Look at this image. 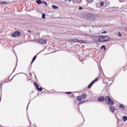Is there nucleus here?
<instances>
[{"mask_svg":"<svg viewBox=\"0 0 127 127\" xmlns=\"http://www.w3.org/2000/svg\"><path fill=\"white\" fill-rule=\"evenodd\" d=\"M82 8H82V7H79L78 9L81 10V9H82Z\"/></svg>","mask_w":127,"mask_h":127,"instance_id":"obj_29","label":"nucleus"},{"mask_svg":"<svg viewBox=\"0 0 127 127\" xmlns=\"http://www.w3.org/2000/svg\"><path fill=\"white\" fill-rule=\"evenodd\" d=\"M93 81L88 85V89H90V88H91V87H92V86H93Z\"/></svg>","mask_w":127,"mask_h":127,"instance_id":"obj_17","label":"nucleus"},{"mask_svg":"<svg viewBox=\"0 0 127 127\" xmlns=\"http://www.w3.org/2000/svg\"><path fill=\"white\" fill-rule=\"evenodd\" d=\"M104 4H105V3H104V2H101L100 4V6H101V7H103Z\"/></svg>","mask_w":127,"mask_h":127,"instance_id":"obj_24","label":"nucleus"},{"mask_svg":"<svg viewBox=\"0 0 127 127\" xmlns=\"http://www.w3.org/2000/svg\"><path fill=\"white\" fill-rule=\"evenodd\" d=\"M34 84L36 87V90H37L39 88V85H38L36 82H34Z\"/></svg>","mask_w":127,"mask_h":127,"instance_id":"obj_9","label":"nucleus"},{"mask_svg":"<svg viewBox=\"0 0 127 127\" xmlns=\"http://www.w3.org/2000/svg\"><path fill=\"white\" fill-rule=\"evenodd\" d=\"M69 0V1H71V0Z\"/></svg>","mask_w":127,"mask_h":127,"instance_id":"obj_35","label":"nucleus"},{"mask_svg":"<svg viewBox=\"0 0 127 127\" xmlns=\"http://www.w3.org/2000/svg\"><path fill=\"white\" fill-rule=\"evenodd\" d=\"M112 8H116V7H113Z\"/></svg>","mask_w":127,"mask_h":127,"instance_id":"obj_34","label":"nucleus"},{"mask_svg":"<svg viewBox=\"0 0 127 127\" xmlns=\"http://www.w3.org/2000/svg\"><path fill=\"white\" fill-rule=\"evenodd\" d=\"M52 8H53V9H58V8H59V7L56 5H53Z\"/></svg>","mask_w":127,"mask_h":127,"instance_id":"obj_10","label":"nucleus"},{"mask_svg":"<svg viewBox=\"0 0 127 127\" xmlns=\"http://www.w3.org/2000/svg\"><path fill=\"white\" fill-rule=\"evenodd\" d=\"M36 2L38 3V4H41V3H42L41 0H36Z\"/></svg>","mask_w":127,"mask_h":127,"instance_id":"obj_13","label":"nucleus"},{"mask_svg":"<svg viewBox=\"0 0 127 127\" xmlns=\"http://www.w3.org/2000/svg\"><path fill=\"white\" fill-rule=\"evenodd\" d=\"M106 101V103L108 104L110 106L111 105H114V101L112 100L111 97L107 96L106 98L104 96H100V97L98 98V100L99 102H104V101Z\"/></svg>","mask_w":127,"mask_h":127,"instance_id":"obj_1","label":"nucleus"},{"mask_svg":"<svg viewBox=\"0 0 127 127\" xmlns=\"http://www.w3.org/2000/svg\"><path fill=\"white\" fill-rule=\"evenodd\" d=\"M76 100H77V101H81V97L79 96H77L76 98Z\"/></svg>","mask_w":127,"mask_h":127,"instance_id":"obj_23","label":"nucleus"},{"mask_svg":"<svg viewBox=\"0 0 127 127\" xmlns=\"http://www.w3.org/2000/svg\"><path fill=\"white\" fill-rule=\"evenodd\" d=\"M6 3H7L6 1L0 2V4H6Z\"/></svg>","mask_w":127,"mask_h":127,"instance_id":"obj_18","label":"nucleus"},{"mask_svg":"<svg viewBox=\"0 0 127 127\" xmlns=\"http://www.w3.org/2000/svg\"><path fill=\"white\" fill-rule=\"evenodd\" d=\"M85 18L88 19L90 18V16H91V14H87L85 15Z\"/></svg>","mask_w":127,"mask_h":127,"instance_id":"obj_14","label":"nucleus"},{"mask_svg":"<svg viewBox=\"0 0 127 127\" xmlns=\"http://www.w3.org/2000/svg\"><path fill=\"white\" fill-rule=\"evenodd\" d=\"M98 78H96L94 80H93L92 81V82L94 83H96V82H98Z\"/></svg>","mask_w":127,"mask_h":127,"instance_id":"obj_22","label":"nucleus"},{"mask_svg":"<svg viewBox=\"0 0 127 127\" xmlns=\"http://www.w3.org/2000/svg\"><path fill=\"white\" fill-rule=\"evenodd\" d=\"M69 41L70 42H77V43H78V39H70V40H69Z\"/></svg>","mask_w":127,"mask_h":127,"instance_id":"obj_6","label":"nucleus"},{"mask_svg":"<svg viewBox=\"0 0 127 127\" xmlns=\"http://www.w3.org/2000/svg\"><path fill=\"white\" fill-rule=\"evenodd\" d=\"M12 36L13 37H17L18 36H20V32L15 31L12 34Z\"/></svg>","mask_w":127,"mask_h":127,"instance_id":"obj_3","label":"nucleus"},{"mask_svg":"<svg viewBox=\"0 0 127 127\" xmlns=\"http://www.w3.org/2000/svg\"><path fill=\"white\" fill-rule=\"evenodd\" d=\"M83 103H85V101L81 102L80 103H79V105H81V104H83Z\"/></svg>","mask_w":127,"mask_h":127,"instance_id":"obj_27","label":"nucleus"},{"mask_svg":"<svg viewBox=\"0 0 127 127\" xmlns=\"http://www.w3.org/2000/svg\"><path fill=\"white\" fill-rule=\"evenodd\" d=\"M29 74H30V76H32V74L31 73V72H30V73H29Z\"/></svg>","mask_w":127,"mask_h":127,"instance_id":"obj_31","label":"nucleus"},{"mask_svg":"<svg viewBox=\"0 0 127 127\" xmlns=\"http://www.w3.org/2000/svg\"><path fill=\"white\" fill-rule=\"evenodd\" d=\"M65 0V1H67V0Z\"/></svg>","mask_w":127,"mask_h":127,"instance_id":"obj_36","label":"nucleus"},{"mask_svg":"<svg viewBox=\"0 0 127 127\" xmlns=\"http://www.w3.org/2000/svg\"><path fill=\"white\" fill-rule=\"evenodd\" d=\"M118 35H119V36H120V37L122 36V34L120 32H118Z\"/></svg>","mask_w":127,"mask_h":127,"instance_id":"obj_25","label":"nucleus"},{"mask_svg":"<svg viewBox=\"0 0 127 127\" xmlns=\"http://www.w3.org/2000/svg\"><path fill=\"white\" fill-rule=\"evenodd\" d=\"M107 31H104L103 32H102V33H107Z\"/></svg>","mask_w":127,"mask_h":127,"instance_id":"obj_28","label":"nucleus"},{"mask_svg":"<svg viewBox=\"0 0 127 127\" xmlns=\"http://www.w3.org/2000/svg\"><path fill=\"white\" fill-rule=\"evenodd\" d=\"M87 97V95L86 94V93H84L82 96H81V98L82 99H86V97Z\"/></svg>","mask_w":127,"mask_h":127,"instance_id":"obj_11","label":"nucleus"},{"mask_svg":"<svg viewBox=\"0 0 127 127\" xmlns=\"http://www.w3.org/2000/svg\"><path fill=\"white\" fill-rule=\"evenodd\" d=\"M37 90L40 91H43V88H42V87H40V88L39 87Z\"/></svg>","mask_w":127,"mask_h":127,"instance_id":"obj_21","label":"nucleus"},{"mask_svg":"<svg viewBox=\"0 0 127 127\" xmlns=\"http://www.w3.org/2000/svg\"><path fill=\"white\" fill-rule=\"evenodd\" d=\"M101 49H104V51L105 50H106V49H107V48H106V46L105 45H103L101 47Z\"/></svg>","mask_w":127,"mask_h":127,"instance_id":"obj_16","label":"nucleus"},{"mask_svg":"<svg viewBox=\"0 0 127 127\" xmlns=\"http://www.w3.org/2000/svg\"><path fill=\"white\" fill-rule=\"evenodd\" d=\"M0 88H1V86L2 85V83H0Z\"/></svg>","mask_w":127,"mask_h":127,"instance_id":"obj_32","label":"nucleus"},{"mask_svg":"<svg viewBox=\"0 0 127 127\" xmlns=\"http://www.w3.org/2000/svg\"><path fill=\"white\" fill-rule=\"evenodd\" d=\"M36 57H37V56H35L34 57H33V59H32V62H31V64H32V63H33L34 62V61H35V60L36 59Z\"/></svg>","mask_w":127,"mask_h":127,"instance_id":"obj_12","label":"nucleus"},{"mask_svg":"<svg viewBox=\"0 0 127 127\" xmlns=\"http://www.w3.org/2000/svg\"><path fill=\"white\" fill-rule=\"evenodd\" d=\"M123 120L124 121V122H127V116H124L123 117Z\"/></svg>","mask_w":127,"mask_h":127,"instance_id":"obj_15","label":"nucleus"},{"mask_svg":"<svg viewBox=\"0 0 127 127\" xmlns=\"http://www.w3.org/2000/svg\"><path fill=\"white\" fill-rule=\"evenodd\" d=\"M42 3H44V4H46V5H47V6H48V5L47 4V2L45 1H43Z\"/></svg>","mask_w":127,"mask_h":127,"instance_id":"obj_20","label":"nucleus"},{"mask_svg":"<svg viewBox=\"0 0 127 127\" xmlns=\"http://www.w3.org/2000/svg\"><path fill=\"white\" fill-rule=\"evenodd\" d=\"M72 97H74V94H71Z\"/></svg>","mask_w":127,"mask_h":127,"instance_id":"obj_33","label":"nucleus"},{"mask_svg":"<svg viewBox=\"0 0 127 127\" xmlns=\"http://www.w3.org/2000/svg\"><path fill=\"white\" fill-rule=\"evenodd\" d=\"M86 41L80 40L78 39L77 43H86Z\"/></svg>","mask_w":127,"mask_h":127,"instance_id":"obj_8","label":"nucleus"},{"mask_svg":"<svg viewBox=\"0 0 127 127\" xmlns=\"http://www.w3.org/2000/svg\"><path fill=\"white\" fill-rule=\"evenodd\" d=\"M119 108H120L121 109L122 111H124L125 110V106H124V105L123 104H120L119 105Z\"/></svg>","mask_w":127,"mask_h":127,"instance_id":"obj_7","label":"nucleus"},{"mask_svg":"<svg viewBox=\"0 0 127 127\" xmlns=\"http://www.w3.org/2000/svg\"><path fill=\"white\" fill-rule=\"evenodd\" d=\"M96 39L97 42H105L110 40V37L106 36H97Z\"/></svg>","mask_w":127,"mask_h":127,"instance_id":"obj_2","label":"nucleus"},{"mask_svg":"<svg viewBox=\"0 0 127 127\" xmlns=\"http://www.w3.org/2000/svg\"><path fill=\"white\" fill-rule=\"evenodd\" d=\"M28 32H29V33H30V32H31V31H30V30H28Z\"/></svg>","mask_w":127,"mask_h":127,"instance_id":"obj_30","label":"nucleus"},{"mask_svg":"<svg viewBox=\"0 0 127 127\" xmlns=\"http://www.w3.org/2000/svg\"><path fill=\"white\" fill-rule=\"evenodd\" d=\"M109 110L111 113H115L116 111H117V109L115 108V107L113 106H110Z\"/></svg>","mask_w":127,"mask_h":127,"instance_id":"obj_4","label":"nucleus"},{"mask_svg":"<svg viewBox=\"0 0 127 127\" xmlns=\"http://www.w3.org/2000/svg\"><path fill=\"white\" fill-rule=\"evenodd\" d=\"M38 42L41 44H45L47 42L46 40L40 39L38 40Z\"/></svg>","mask_w":127,"mask_h":127,"instance_id":"obj_5","label":"nucleus"},{"mask_svg":"<svg viewBox=\"0 0 127 127\" xmlns=\"http://www.w3.org/2000/svg\"><path fill=\"white\" fill-rule=\"evenodd\" d=\"M45 16H46V15H45V13H43L42 15V18H43L44 19H45Z\"/></svg>","mask_w":127,"mask_h":127,"instance_id":"obj_19","label":"nucleus"},{"mask_svg":"<svg viewBox=\"0 0 127 127\" xmlns=\"http://www.w3.org/2000/svg\"><path fill=\"white\" fill-rule=\"evenodd\" d=\"M65 94H72V92H66Z\"/></svg>","mask_w":127,"mask_h":127,"instance_id":"obj_26","label":"nucleus"}]
</instances>
